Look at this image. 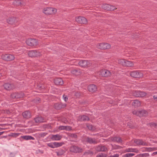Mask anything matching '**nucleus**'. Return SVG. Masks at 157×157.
I'll return each mask as SVG.
<instances>
[{
	"mask_svg": "<svg viewBox=\"0 0 157 157\" xmlns=\"http://www.w3.org/2000/svg\"><path fill=\"white\" fill-rule=\"evenodd\" d=\"M57 10L56 9L50 7L44 8L42 12L47 16L55 15L56 14Z\"/></svg>",
	"mask_w": 157,
	"mask_h": 157,
	"instance_id": "1",
	"label": "nucleus"
},
{
	"mask_svg": "<svg viewBox=\"0 0 157 157\" xmlns=\"http://www.w3.org/2000/svg\"><path fill=\"white\" fill-rule=\"evenodd\" d=\"M28 55L31 58L38 57L41 56L42 55V52L37 50L29 51L28 52Z\"/></svg>",
	"mask_w": 157,
	"mask_h": 157,
	"instance_id": "2",
	"label": "nucleus"
},
{
	"mask_svg": "<svg viewBox=\"0 0 157 157\" xmlns=\"http://www.w3.org/2000/svg\"><path fill=\"white\" fill-rule=\"evenodd\" d=\"M96 47L101 50H105L110 49L111 45L107 43H102L98 44L96 45Z\"/></svg>",
	"mask_w": 157,
	"mask_h": 157,
	"instance_id": "3",
	"label": "nucleus"
},
{
	"mask_svg": "<svg viewBox=\"0 0 157 157\" xmlns=\"http://www.w3.org/2000/svg\"><path fill=\"white\" fill-rule=\"evenodd\" d=\"M26 43L27 45L31 47H35L38 44V41L35 39H28L26 40Z\"/></svg>",
	"mask_w": 157,
	"mask_h": 157,
	"instance_id": "4",
	"label": "nucleus"
},
{
	"mask_svg": "<svg viewBox=\"0 0 157 157\" xmlns=\"http://www.w3.org/2000/svg\"><path fill=\"white\" fill-rule=\"evenodd\" d=\"M1 58L6 61H10L14 60L15 57L13 55L10 54H3L1 56Z\"/></svg>",
	"mask_w": 157,
	"mask_h": 157,
	"instance_id": "5",
	"label": "nucleus"
},
{
	"mask_svg": "<svg viewBox=\"0 0 157 157\" xmlns=\"http://www.w3.org/2000/svg\"><path fill=\"white\" fill-rule=\"evenodd\" d=\"M101 7L105 10L109 11H113L117 9V8L115 6L106 3L103 4Z\"/></svg>",
	"mask_w": 157,
	"mask_h": 157,
	"instance_id": "6",
	"label": "nucleus"
},
{
	"mask_svg": "<svg viewBox=\"0 0 157 157\" xmlns=\"http://www.w3.org/2000/svg\"><path fill=\"white\" fill-rule=\"evenodd\" d=\"M75 21L78 24L86 25L88 21L86 18L82 16H78L75 17Z\"/></svg>",
	"mask_w": 157,
	"mask_h": 157,
	"instance_id": "7",
	"label": "nucleus"
},
{
	"mask_svg": "<svg viewBox=\"0 0 157 157\" xmlns=\"http://www.w3.org/2000/svg\"><path fill=\"white\" fill-rule=\"evenodd\" d=\"M3 86L5 90L8 91L12 90L16 88V86L13 83H5Z\"/></svg>",
	"mask_w": 157,
	"mask_h": 157,
	"instance_id": "8",
	"label": "nucleus"
},
{
	"mask_svg": "<svg viewBox=\"0 0 157 157\" xmlns=\"http://www.w3.org/2000/svg\"><path fill=\"white\" fill-rule=\"evenodd\" d=\"M99 75L102 77H110L111 75V72L107 70H101L99 72Z\"/></svg>",
	"mask_w": 157,
	"mask_h": 157,
	"instance_id": "9",
	"label": "nucleus"
},
{
	"mask_svg": "<svg viewBox=\"0 0 157 157\" xmlns=\"http://www.w3.org/2000/svg\"><path fill=\"white\" fill-rule=\"evenodd\" d=\"M24 94L23 93L21 92H13L10 95L11 98L13 99L20 98L23 97Z\"/></svg>",
	"mask_w": 157,
	"mask_h": 157,
	"instance_id": "10",
	"label": "nucleus"
},
{
	"mask_svg": "<svg viewBox=\"0 0 157 157\" xmlns=\"http://www.w3.org/2000/svg\"><path fill=\"white\" fill-rule=\"evenodd\" d=\"M130 75L132 77L134 78H140L143 76L142 73L138 71H133L131 72Z\"/></svg>",
	"mask_w": 157,
	"mask_h": 157,
	"instance_id": "11",
	"label": "nucleus"
},
{
	"mask_svg": "<svg viewBox=\"0 0 157 157\" xmlns=\"http://www.w3.org/2000/svg\"><path fill=\"white\" fill-rule=\"evenodd\" d=\"M78 64L81 67L86 68L89 67L90 63L88 60H82L79 62Z\"/></svg>",
	"mask_w": 157,
	"mask_h": 157,
	"instance_id": "12",
	"label": "nucleus"
},
{
	"mask_svg": "<svg viewBox=\"0 0 157 157\" xmlns=\"http://www.w3.org/2000/svg\"><path fill=\"white\" fill-rule=\"evenodd\" d=\"M70 151L71 152L75 153H79L82 151V149L78 146H73L70 147Z\"/></svg>",
	"mask_w": 157,
	"mask_h": 157,
	"instance_id": "13",
	"label": "nucleus"
},
{
	"mask_svg": "<svg viewBox=\"0 0 157 157\" xmlns=\"http://www.w3.org/2000/svg\"><path fill=\"white\" fill-rule=\"evenodd\" d=\"M133 95L134 96L138 97H142L145 96L146 93L144 92L140 91H135L133 92Z\"/></svg>",
	"mask_w": 157,
	"mask_h": 157,
	"instance_id": "14",
	"label": "nucleus"
},
{
	"mask_svg": "<svg viewBox=\"0 0 157 157\" xmlns=\"http://www.w3.org/2000/svg\"><path fill=\"white\" fill-rule=\"evenodd\" d=\"M66 104H63L61 103H57L54 104V107L56 109L59 110L62 108H64L66 106Z\"/></svg>",
	"mask_w": 157,
	"mask_h": 157,
	"instance_id": "15",
	"label": "nucleus"
},
{
	"mask_svg": "<svg viewBox=\"0 0 157 157\" xmlns=\"http://www.w3.org/2000/svg\"><path fill=\"white\" fill-rule=\"evenodd\" d=\"M17 18L14 17H11L8 19L7 20V22L11 25L15 24L17 23Z\"/></svg>",
	"mask_w": 157,
	"mask_h": 157,
	"instance_id": "16",
	"label": "nucleus"
},
{
	"mask_svg": "<svg viewBox=\"0 0 157 157\" xmlns=\"http://www.w3.org/2000/svg\"><path fill=\"white\" fill-rule=\"evenodd\" d=\"M107 149L105 146L101 145L98 146L96 148V150L97 151H105Z\"/></svg>",
	"mask_w": 157,
	"mask_h": 157,
	"instance_id": "17",
	"label": "nucleus"
},
{
	"mask_svg": "<svg viewBox=\"0 0 157 157\" xmlns=\"http://www.w3.org/2000/svg\"><path fill=\"white\" fill-rule=\"evenodd\" d=\"M88 89L90 92H94L97 91V88L96 85L91 84L88 86Z\"/></svg>",
	"mask_w": 157,
	"mask_h": 157,
	"instance_id": "18",
	"label": "nucleus"
},
{
	"mask_svg": "<svg viewBox=\"0 0 157 157\" xmlns=\"http://www.w3.org/2000/svg\"><path fill=\"white\" fill-rule=\"evenodd\" d=\"M134 142L138 145H147V144L144 142L142 140L136 139L134 140Z\"/></svg>",
	"mask_w": 157,
	"mask_h": 157,
	"instance_id": "19",
	"label": "nucleus"
},
{
	"mask_svg": "<svg viewBox=\"0 0 157 157\" xmlns=\"http://www.w3.org/2000/svg\"><path fill=\"white\" fill-rule=\"evenodd\" d=\"M54 82L57 85H62L63 84V82L60 78H56L54 79Z\"/></svg>",
	"mask_w": 157,
	"mask_h": 157,
	"instance_id": "20",
	"label": "nucleus"
},
{
	"mask_svg": "<svg viewBox=\"0 0 157 157\" xmlns=\"http://www.w3.org/2000/svg\"><path fill=\"white\" fill-rule=\"evenodd\" d=\"M86 141L90 144H96L98 142L95 138H91L87 137L86 139Z\"/></svg>",
	"mask_w": 157,
	"mask_h": 157,
	"instance_id": "21",
	"label": "nucleus"
},
{
	"mask_svg": "<svg viewBox=\"0 0 157 157\" xmlns=\"http://www.w3.org/2000/svg\"><path fill=\"white\" fill-rule=\"evenodd\" d=\"M62 138V136L59 134L55 135H52L51 139L52 140H60Z\"/></svg>",
	"mask_w": 157,
	"mask_h": 157,
	"instance_id": "22",
	"label": "nucleus"
},
{
	"mask_svg": "<svg viewBox=\"0 0 157 157\" xmlns=\"http://www.w3.org/2000/svg\"><path fill=\"white\" fill-rule=\"evenodd\" d=\"M110 140L116 142L118 143H121L122 142V140L121 138L118 137H111Z\"/></svg>",
	"mask_w": 157,
	"mask_h": 157,
	"instance_id": "23",
	"label": "nucleus"
},
{
	"mask_svg": "<svg viewBox=\"0 0 157 157\" xmlns=\"http://www.w3.org/2000/svg\"><path fill=\"white\" fill-rule=\"evenodd\" d=\"M23 117L25 118L28 119L30 117L31 114L29 111H25L22 113Z\"/></svg>",
	"mask_w": 157,
	"mask_h": 157,
	"instance_id": "24",
	"label": "nucleus"
},
{
	"mask_svg": "<svg viewBox=\"0 0 157 157\" xmlns=\"http://www.w3.org/2000/svg\"><path fill=\"white\" fill-rule=\"evenodd\" d=\"M79 119L81 121H85L90 120V118L84 115L80 116L79 117Z\"/></svg>",
	"mask_w": 157,
	"mask_h": 157,
	"instance_id": "25",
	"label": "nucleus"
},
{
	"mask_svg": "<svg viewBox=\"0 0 157 157\" xmlns=\"http://www.w3.org/2000/svg\"><path fill=\"white\" fill-rule=\"evenodd\" d=\"M139 117H142L144 116H146L147 114V112L145 110H142L141 111H139Z\"/></svg>",
	"mask_w": 157,
	"mask_h": 157,
	"instance_id": "26",
	"label": "nucleus"
},
{
	"mask_svg": "<svg viewBox=\"0 0 157 157\" xmlns=\"http://www.w3.org/2000/svg\"><path fill=\"white\" fill-rule=\"evenodd\" d=\"M72 74L75 75H78L81 73V72L79 69H74L71 71Z\"/></svg>",
	"mask_w": 157,
	"mask_h": 157,
	"instance_id": "27",
	"label": "nucleus"
},
{
	"mask_svg": "<svg viewBox=\"0 0 157 157\" xmlns=\"http://www.w3.org/2000/svg\"><path fill=\"white\" fill-rule=\"evenodd\" d=\"M132 106L135 107H138L140 106L141 103L140 101L137 100H134L132 102Z\"/></svg>",
	"mask_w": 157,
	"mask_h": 157,
	"instance_id": "28",
	"label": "nucleus"
},
{
	"mask_svg": "<svg viewBox=\"0 0 157 157\" xmlns=\"http://www.w3.org/2000/svg\"><path fill=\"white\" fill-rule=\"evenodd\" d=\"M134 63L133 62L126 60L124 67H133Z\"/></svg>",
	"mask_w": 157,
	"mask_h": 157,
	"instance_id": "29",
	"label": "nucleus"
},
{
	"mask_svg": "<svg viewBox=\"0 0 157 157\" xmlns=\"http://www.w3.org/2000/svg\"><path fill=\"white\" fill-rule=\"evenodd\" d=\"M13 3L16 6H18L22 4L21 1V0H13Z\"/></svg>",
	"mask_w": 157,
	"mask_h": 157,
	"instance_id": "30",
	"label": "nucleus"
},
{
	"mask_svg": "<svg viewBox=\"0 0 157 157\" xmlns=\"http://www.w3.org/2000/svg\"><path fill=\"white\" fill-rule=\"evenodd\" d=\"M44 118L41 117H39L34 118L35 122L36 123H40L44 122Z\"/></svg>",
	"mask_w": 157,
	"mask_h": 157,
	"instance_id": "31",
	"label": "nucleus"
},
{
	"mask_svg": "<svg viewBox=\"0 0 157 157\" xmlns=\"http://www.w3.org/2000/svg\"><path fill=\"white\" fill-rule=\"evenodd\" d=\"M21 138L25 140H34V138L32 136H22Z\"/></svg>",
	"mask_w": 157,
	"mask_h": 157,
	"instance_id": "32",
	"label": "nucleus"
},
{
	"mask_svg": "<svg viewBox=\"0 0 157 157\" xmlns=\"http://www.w3.org/2000/svg\"><path fill=\"white\" fill-rule=\"evenodd\" d=\"M54 147H57L60 146H62L63 144H64V143L63 142H54Z\"/></svg>",
	"mask_w": 157,
	"mask_h": 157,
	"instance_id": "33",
	"label": "nucleus"
},
{
	"mask_svg": "<svg viewBox=\"0 0 157 157\" xmlns=\"http://www.w3.org/2000/svg\"><path fill=\"white\" fill-rule=\"evenodd\" d=\"M86 127L90 130H94L95 129V128L94 126L89 124H87Z\"/></svg>",
	"mask_w": 157,
	"mask_h": 157,
	"instance_id": "34",
	"label": "nucleus"
},
{
	"mask_svg": "<svg viewBox=\"0 0 157 157\" xmlns=\"http://www.w3.org/2000/svg\"><path fill=\"white\" fill-rule=\"evenodd\" d=\"M126 59H120L118 60V63L121 65H122L124 66Z\"/></svg>",
	"mask_w": 157,
	"mask_h": 157,
	"instance_id": "35",
	"label": "nucleus"
},
{
	"mask_svg": "<svg viewBox=\"0 0 157 157\" xmlns=\"http://www.w3.org/2000/svg\"><path fill=\"white\" fill-rule=\"evenodd\" d=\"M135 154L133 153H127L123 156V157H132Z\"/></svg>",
	"mask_w": 157,
	"mask_h": 157,
	"instance_id": "36",
	"label": "nucleus"
},
{
	"mask_svg": "<svg viewBox=\"0 0 157 157\" xmlns=\"http://www.w3.org/2000/svg\"><path fill=\"white\" fill-rule=\"evenodd\" d=\"M47 145L49 147L52 148H54L55 147H54V142L53 143H49L47 144Z\"/></svg>",
	"mask_w": 157,
	"mask_h": 157,
	"instance_id": "37",
	"label": "nucleus"
},
{
	"mask_svg": "<svg viewBox=\"0 0 157 157\" xmlns=\"http://www.w3.org/2000/svg\"><path fill=\"white\" fill-rule=\"evenodd\" d=\"M106 155L105 154L101 153L98 154L97 156L96 157H106Z\"/></svg>",
	"mask_w": 157,
	"mask_h": 157,
	"instance_id": "38",
	"label": "nucleus"
},
{
	"mask_svg": "<svg viewBox=\"0 0 157 157\" xmlns=\"http://www.w3.org/2000/svg\"><path fill=\"white\" fill-rule=\"evenodd\" d=\"M20 134L19 133H12L11 134L10 136L16 137L19 136Z\"/></svg>",
	"mask_w": 157,
	"mask_h": 157,
	"instance_id": "39",
	"label": "nucleus"
},
{
	"mask_svg": "<svg viewBox=\"0 0 157 157\" xmlns=\"http://www.w3.org/2000/svg\"><path fill=\"white\" fill-rule=\"evenodd\" d=\"M69 136L72 138H76L77 137V135L76 134H70Z\"/></svg>",
	"mask_w": 157,
	"mask_h": 157,
	"instance_id": "40",
	"label": "nucleus"
},
{
	"mask_svg": "<svg viewBox=\"0 0 157 157\" xmlns=\"http://www.w3.org/2000/svg\"><path fill=\"white\" fill-rule=\"evenodd\" d=\"M40 99L39 98H36L33 100V101H34L36 103H38L40 102Z\"/></svg>",
	"mask_w": 157,
	"mask_h": 157,
	"instance_id": "41",
	"label": "nucleus"
},
{
	"mask_svg": "<svg viewBox=\"0 0 157 157\" xmlns=\"http://www.w3.org/2000/svg\"><path fill=\"white\" fill-rule=\"evenodd\" d=\"M140 155L141 157H148L149 156V154L148 153H145L144 154H140Z\"/></svg>",
	"mask_w": 157,
	"mask_h": 157,
	"instance_id": "42",
	"label": "nucleus"
},
{
	"mask_svg": "<svg viewBox=\"0 0 157 157\" xmlns=\"http://www.w3.org/2000/svg\"><path fill=\"white\" fill-rule=\"evenodd\" d=\"M93 151H90V150L86 152H85L84 153V155H86V154H90L91 155H93Z\"/></svg>",
	"mask_w": 157,
	"mask_h": 157,
	"instance_id": "43",
	"label": "nucleus"
},
{
	"mask_svg": "<svg viewBox=\"0 0 157 157\" xmlns=\"http://www.w3.org/2000/svg\"><path fill=\"white\" fill-rule=\"evenodd\" d=\"M66 128V126H60L59 127L58 129L59 130H65Z\"/></svg>",
	"mask_w": 157,
	"mask_h": 157,
	"instance_id": "44",
	"label": "nucleus"
},
{
	"mask_svg": "<svg viewBox=\"0 0 157 157\" xmlns=\"http://www.w3.org/2000/svg\"><path fill=\"white\" fill-rule=\"evenodd\" d=\"M139 111L134 110L132 111V113L134 115H135L137 116H139Z\"/></svg>",
	"mask_w": 157,
	"mask_h": 157,
	"instance_id": "45",
	"label": "nucleus"
},
{
	"mask_svg": "<svg viewBox=\"0 0 157 157\" xmlns=\"http://www.w3.org/2000/svg\"><path fill=\"white\" fill-rule=\"evenodd\" d=\"M127 126L129 128H134L135 127L134 125H133L132 124H131L130 123H128V124Z\"/></svg>",
	"mask_w": 157,
	"mask_h": 157,
	"instance_id": "46",
	"label": "nucleus"
},
{
	"mask_svg": "<svg viewBox=\"0 0 157 157\" xmlns=\"http://www.w3.org/2000/svg\"><path fill=\"white\" fill-rule=\"evenodd\" d=\"M133 148H128L125 150V152H132Z\"/></svg>",
	"mask_w": 157,
	"mask_h": 157,
	"instance_id": "47",
	"label": "nucleus"
},
{
	"mask_svg": "<svg viewBox=\"0 0 157 157\" xmlns=\"http://www.w3.org/2000/svg\"><path fill=\"white\" fill-rule=\"evenodd\" d=\"M47 134V133L46 132H43L40 133L39 134V136L41 137H44V136H45Z\"/></svg>",
	"mask_w": 157,
	"mask_h": 157,
	"instance_id": "48",
	"label": "nucleus"
},
{
	"mask_svg": "<svg viewBox=\"0 0 157 157\" xmlns=\"http://www.w3.org/2000/svg\"><path fill=\"white\" fill-rule=\"evenodd\" d=\"M151 127H154L155 128H157V123H151Z\"/></svg>",
	"mask_w": 157,
	"mask_h": 157,
	"instance_id": "49",
	"label": "nucleus"
},
{
	"mask_svg": "<svg viewBox=\"0 0 157 157\" xmlns=\"http://www.w3.org/2000/svg\"><path fill=\"white\" fill-rule=\"evenodd\" d=\"M4 113H5L9 114L10 113V112L9 110H4Z\"/></svg>",
	"mask_w": 157,
	"mask_h": 157,
	"instance_id": "50",
	"label": "nucleus"
},
{
	"mask_svg": "<svg viewBox=\"0 0 157 157\" xmlns=\"http://www.w3.org/2000/svg\"><path fill=\"white\" fill-rule=\"evenodd\" d=\"M63 98L65 101H67L68 99V98L67 97V96L65 94H64L63 95Z\"/></svg>",
	"mask_w": 157,
	"mask_h": 157,
	"instance_id": "51",
	"label": "nucleus"
},
{
	"mask_svg": "<svg viewBox=\"0 0 157 157\" xmlns=\"http://www.w3.org/2000/svg\"><path fill=\"white\" fill-rule=\"evenodd\" d=\"M66 128L65 129L66 130H71L72 129V128L70 126H66Z\"/></svg>",
	"mask_w": 157,
	"mask_h": 157,
	"instance_id": "52",
	"label": "nucleus"
},
{
	"mask_svg": "<svg viewBox=\"0 0 157 157\" xmlns=\"http://www.w3.org/2000/svg\"><path fill=\"white\" fill-rule=\"evenodd\" d=\"M119 155L118 154H116L114 155H111L110 156H109L108 157H119Z\"/></svg>",
	"mask_w": 157,
	"mask_h": 157,
	"instance_id": "53",
	"label": "nucleus"
},
{
	"mask_svg": "<svg viewBox=\"0 0 157 157\" xmlns=\"http://www.w3.org/2000/svg\"><path fill=\"white\" fill-rule=\"evenodd\" d=\"M132 152H134L136 153H138V150L136 148H133Z\"/></svg>",
	"mask_w": 157,
	"mask_h": 157,
	"instance_id": "54",
	"label": "nucleus"
},
{
	"mask_svg": "<svg viewBox=\"0 0 157 157\" xmlns=\"http://www.w3.org/2000/svg\"><path fill=\"white\" fill-rule=\"evenodd\" d=\"M146 150L148 151H152V148L151 147H147L146 148Z\"/></svg>",
	"mask_w": 157,
	"mask_h": 157,
	"instance_id": "55",
	"label": "nucleus"
},
{
	"mask_svg": "<svg viewBox=\"0 0 157 157\" xmlns=\"http://www.w3.org/2000/svg\"><path fill=\"white\" fill-rule=\"evenodd\" d=\"M152 148V151H153L157 150V147H153V148Z\"/></svg>",
	"mask_w": 157,
	"mask_h": 157,
	"instance_id": "56",
	"label": "nucleus"
},
{
	"mask_svg": "<svg viewBox=\"0 0 157 157\" xmlns=\"http://www.w3.org/2000/svg\"><path fill=\"white\" fill-rule=\"evenodd\" d=\"M155 100L157 101V97L155 95L154 96H153Z\"/></svg>",
	"mask_w": 157,
	"mask_h": 157,
	"instance_id": "57",
	"label": "nucleus"
},
{
	"mask_svg": "<svg viewBox=\"0 0 157 157\" xmlns=\"http://www.w3.org/2000/svg\"><path fill=\"white\" fill-rule=\"evenodd\" d=\"M56 153H57V155L58 156L60 155H61V154H59V153L58 152H56Z\"/></svg>",
	"mask_w": 157,
	"mask_h": 157,
	"instance_id": "58",
	"label": "nucleus"
},
{
	"mask_svg": "<svg viewBox=\"0 0 157 157\" xmlns=\"http://www.w3.org/2000/svg\"><path fill=\"white\" fill-rule=\"evenodd\" d=\"M153 154L154 155H155L157 154V151L155 152H153Z\"/></svg>",
	"mask_w": 157,
	"mask_h": 157,
	"instance_id": "59",
	"label": "nucleus"
},
{
	"mask_svg": "<svg viewBox=\"0 0 157 157\" xmlns=\"http://www.w3.org/2000/svg\"><path fill=\"white\" fill-rule=\"evenodd\" d=\"M3 133L4 132H0V135H2Z\"/></svg>",
	"mask_w": 157,
	"mask_h": 157,
	"instance_id": "60",
	"label": "nucleus"
},
{
	"mask_svg": "<svg viewBox=\"0 0 157 157\" xmlns=\"http://www.w3.org/2000/svg\"><path fill=\"white\" fill-rule=\"evenodd\" d=\"M80 104H83V102H79Z\"/></svg>",
	"mask_w": 157,
	"mask_h": 157,
	"instance_id": "61",
	"label": "nucleus"
}]
</instances>
